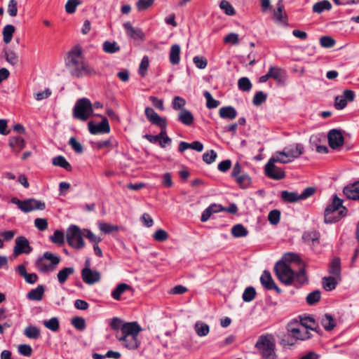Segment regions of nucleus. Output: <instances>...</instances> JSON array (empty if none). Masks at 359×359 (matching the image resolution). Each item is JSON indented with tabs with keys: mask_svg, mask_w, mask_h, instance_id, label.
Here are the masks:
<instances>
[{
	"mask_svg": "<svg viewBox=\"0 0 359 359\" xmlns=\"http://www.w3.org/2000/svg\"><path fill=\"white\" fill-rule=\"evenodd\" d=\"M231 233L236 238L245 237L248 235V231L243 225L239 224L232 227Z\"/></svg>",
	"mask_w": 359,
	"mask_h": 359,
	"instance_id": "obj_42",
	"label": "nucleus"
},
{
	"mask_svg": "<svg viewBox=\"0 0 359 359\" xmlns=\"http://www.w3.org/2000/svg\"><path fill=\"white\" fill-rule=\"evenodd\" d=\"M28 240L24 236H18L15 239L13 255L18 256L22 253L28 254L32 251Z\"/></svg>",
	"mask_w": 359,
	"mask_h": 359,
	"instance_id": "obj_15",
	"label": "nucleus"
},
{
	"mask_svg": "<svg viewBox=\"0 0 359 359\" xmlns=\"http://www.w3.org/2000/svg\"><path fill=\"white\" fill-rule=\"evenodd\" d=\"M81 277L85 283L93 285L100 280L101 275L97 271H93L91 269H88L81 270Z\"/></svg>",
	"mask_w": 359,
	"mask_h": 359,
	"instance_id": "obj_17",
	"label": "nucleus"
},
{
	"mask_svg": "<svg viewBox=\"0 0 359 359\" xmlns=\"http://www.w3.org/2000/svg\"><path fill=\"white\" fill-rule=\"evenodd\" d=\"M43 324L53 332H57L59 330V320L55 317L51 318L48 320H44Z\"/></svg>",
	"mask_w": 359,
	"mask_h": 359,
	"instance_id": "obj_45",
	"label": "nucleus"
},
{
	"mask_svg": "<svg viewBox=\"0 0 359 359\" xmlns=\"http://www.w3.org/2000/svg\"><path fill=\"white\" fill-rule=\"evenodd\" d=\"M133 288L130 285L126 283H120L112 291L111 296L116 300H120L121 296L126 290H132Z\"/></svg>",
	"mask_w": 359,
	"mask_h": 359,
	"instance_id": "obj_28",
	"label": "nucleus"
},
{
	"mask_svg": "<svg viewBox=\"0 0 359 359\" xmlns=\"http://www.w3.org/2000/svg\"><path fill=\"white\" fill-rule=\"evenodd\" d=\"M321 324L327 331L332 330L335 327L334 318L330 314H325L321 319Z\"/></svg>",
	"mask_w": 359,
	"mask_h": 359,
	"instance_id": "obj_37",
	"label": "nucleus"
},
{
	"mask_svg": "<svg viewBox=\"0 0 359 359\" xmlns=\"http://www.w3.org/2000/svg\"><path fill=\"white\" fill-rule=\"evenodd\" d=\"M328 144L332 149H338L343 146L344 137L340 130L332 129L327 134Z\"/></svg>",
	"mask_w": 359,
	"mask_h": 359,
	"instance_id": "obj_14",
	"label": "nucleus"
},
{
	"mask_svg": "<svg viewBox=\"0 0 359 359\" xmlns=\"http://www.w3.org/2000/svg\"><path fill=\"white\" fill-rule=\"evenodd\" d=\"M44 287L43 285H38L36 288L32 290L27 294V298L30 300L40 301L43 298Z\"/></svg>",
	"mask_w": 359,
	"mask_h": 359,
	"instance_id": "obj_31",
	"label": "nucleus"
},
{
	"mask_svg": "<svg viewBox=\"0 0 359 359\" xmlns=\"http://www.w3.org/2000/svg\"><path fill=\"white\" fill-rule=\"evenodd\" d=\"M281 198L287 203H294L300 200L297 193L289 192L287 191H283L281 192Z\"/></svg>",
	"mask_w": 359,
	"mask_h": 359,
	"instance_id": "obj_43",
	"label": "nucleus"
},
{
	"mask_svg": "<svg viewBox=\"0 0 359 359\" xmlns=\"http://www.w3.org/2000/svg\"><path fill=\"white\" fill-rule=\"evenodd\" d=\"M320 299V292L318 290H315L309 293L306 297V302L309 305H313L317 303Z\"/></svg>",
	"mask_w": 359,
	"mask_h": 359,
	"instance_id": "obj_54",
	"label": "nucleus"
},
{
	"mask_svg": "<svg viewBox=\"0 0 359 359\" xmlns=\"http://www.w3.org/2000/svg\"><path fill=\"white\" fill-rule=\"evenodd\" d=\"M287 331L296 339L306 340L311 337V333L298 323H291L287 325Z\"/></svg>",
	"mask_w": 359,
	"mask_h": 359,
	"instance_id": "obj_13",
	"label": "nucleus"
},
{
	"mask_svg": "<svg viewBox=\"0 0 359 359\" xmlns=\"http://www.w3.org/2000/svg\"><path fill=\"white\" fill-rule=\"evenodd\" d=\"M331 8V3L327 0H323L313 5V11L316 13H321L324 11H330Z\"/></svg>",
	"mask_w": 359,
	"mask_h": 359,
	"instance_id": "obj_35",
	"label": "nucleus"
},
{
	"mask_svg": "<svg viewBox=\"0 0 359 359\" xmlns=\"http://www.w3.org/2000/svg\"><path fill=\"white\" fill-rule=\"evenodd\" d=\"M203 95L206 99V106L208 109H214L219 105L220 102L218 100H215L210 92L205 91Z\"/></svg>",
	"mask_w": 359,
	"mask_h": 359,
	"instance_id": "obj_46",
	"label": "nucleus"
},
{
	"mask_svg": "<svg viewBox=\"0 0 359 359\" xmlns=\"http://www.w3.org/2000/svg\"><path fill=\"white\" fill-rule=\"evenodd\" d=\"M217 157V153L211 149L203 154V160L207 164H210L213 163Z\"/></svg>",
	"mask_w": 359,
	"mask_h": 359,
	"instance_id": "obj_58",
	"label": "nucleus"
},
{
	"mask_svg": "<svg viewBox=\"0 0 359 359\" xmlns=\"http://www.w3.org/2000/svg\"><path fill=\"white\" fill-rule=\"evenodd\" d=\"M282 77L281 70L277 67H270L268 73L264 76H262L259 81L260 83L266 82L269 79L273 78L277 81H280Z\"/></svg>",
	"mask_w": 359,
	"mask_h": 359,
	"instance_id": "obj_22",
	"label": "nucleus"
},
{
	"mask_svg": "<svg viewBox=\"0 0 359 359\" xmlns=\"http://www.w3.org/2000/svg\"><path fill=\"white\" fill-rule=\"evenodd\" d=\"M66 65L71 75L74 77L95 76L97 74L95 69L86 60L82 48L79 45L74 46L69 51Z\"/></svg>",
	"mask_w": 359,
	"mask_h": 359,
	"instance_id": "obj_1",
	"label": "nucleus"
},
{
	"mask_svg": "<svg viewBox=\"0 0 359 359\" xmlns=\"http://www.w3.org/2000/svg\"><path fill=\"white\" fill-rule=\"evenodd\" d=\"M259 355L263 359H276V341L272 334H262L255 344Z\"/></svg>",
	"mask_w": 359,
	"mask_h": 359,
	"instance_id": "obj_3",
	"label": "nucleus"
},
{
	"mask_svg": "<svg viewBox=\"0 0 359 359\" xmlns=\"http://www.w3.org/2000/svg\"><path fill=\"white\" fill-rule=\"evenodd\" d=\"M93 109L90 101L87 98L77 100L73 109V116L75 118L86 121L93 114Z\"/></svg>",
	"mask_w": 359,
	"mask_h": 359,
	"instance_id": "obj_8",
	"label": "nucleus"
},
{
	"mask_svg": "<svg viewBox=\"0 0 359 359\" xmlns=\"http://www.w3.org/2000/svg\"><path fill=\"white\" fill-rule=\"evenodd\" d=\"M346 208L342 205V200L334 196L332 203L325 210V222L332 223L339 221L346 215Z\"/></svg>",
	"mask_w": 359,
	"mask_h": 359,
	"instance_id": "obj_4",
	"label": "nucleus"
},
{
	"mask_svg": "<svg viewBox=\"0 0 359 359\" xmlns=\"http://www.w3.org/2000/svg\"><path fill=\"white\" fill-rule=\"evenodd\" d=\"M231 176L235 180L236 184L241 189H247L251 184L252 180L250 177L241 170L239 163H236L233 165Z\"/></svg>",
	"mask_w": 359,
	"mask_h": 359,
	"instance_id": "obj_11",
	"label": "nucleus"
},
{
	"mask_svg": "<svg viewBox=\"0 0 359 359\" xmlns=\"http://www.w3.org/2000/svg\"><path fill=\"white\" fill-rule=\"evenodd\" d=\"M102 49L106 53L113 54L118 52L121 47L116 41H105L102 44Z\"/></svg>",
	"mask_w": 359,
	"mask_h": 359,
	"instance_id": "obj_32",
	"label": "nucleus"
},
{
	"mask_svg": "<svg viewBox=\"0 0 359 359\" xmlns=\"http://www.w3.org/2000/svg\"><path fill=\"white\" fill-rule=\"evenodd\" d=\"M224 210L221 205L212 204L207 208L202 213L201 220L203 222L208 221L213 213L219 212Z\"/></svg>",
	"mask_w": 359,
	"mask_h": 359,
	"instance_id": "obj_21",
	"label": "nucleus"
},
{
	"mask_svg": "<svg viewBox=\"0 0 359 359\" xmlns=\"http://www.w3.org/2000/svg\"><path fill=\"white\" fill-rule=\"evenodd\" d=\"M73 326L79 330H83L86 327V322L83 318L75 317L72 320Z\"/></svg>",
	"mask_w": 359,
	"mask_h": 359,
	"instance_id": "obj_62",
	"label": "nucleus"
},
{
	"mask_svg": "<svg viewBox=\"0 0 359 359\" xmlns=\"http://www.w3.org/2000/svg\"><path fill=\"white\" fill-rule=\"evenodd\" d=\"M276 159L277 156L273 154L266 164L264 170L266 176L271 179L279 180L285 177V173L283 169L275 165L276 163H279Z\"/></svg>",
	"mask_w": 359,
	"mask_h": 359,
	"instance_id": "obj_12",
	"label": "nucleus"
},
{
	"mask_svg": "<svg viewBox=\"0 0 359 359\" xmlns=\"http://www.w3.org/2000/svg\"><path fill=\"white\" fill-rule=\"evenodd\" d=\"M280 217V211L278 210H273L269 212L268 215V219L271 224L276 225L279 222Z\"/></svg>",
	"mask_w": 359,
	"mask_h": 359,
	"instance_id": "obj_60",
	"label": "nucleus"
},
{
	"mask_svg": "<svg viewBox=\"0 0 359 359\" xmlns=\"http://www.w3.org/2000/svg\"><path fill=\"white\" fill-rule=\"evenodd\" d=\"M149 65V60L147 56H144L139 67V74L144 77L147 72Z\"/></svg>",
	"mask_w": 359,
	"mask_h": 359,
	"instance_id": "obj_56",
	"label": "nucleus"
},
{
	"mask_svg": "<svg viewBox=\"0 0 359 359\" xmlns=\"http://www.w3.org/2000/svg\"><path fill=\"white\" fill-rule=\"evenodd\" d=\"M282 0H279L278 3L277 10L274 11L273 18L275 21L281 22L284 21L285 13L283 12L284 6L282 4Z\"/></svg>",
	"mask_w": 359,
	"mask_h": 359,
	"instance_id": "obj_44",
	"label": "nucleus"
},
{
	"mask_svg": "<svg viewBox=\"0 0 359 359\" xmlns=\"http://www.w3.org/2000/svg\"><path fill=\"white\" fill-rule=\"evenodd\" d=\"M320 43L324 48H331L334 45L335 41L330 36H325L320 38Z\"/></svg>",
	"mask_w": 359,
	"mask_h": 359,
	"instance_id": "obj_64",
	"label": "nucleus"
},
{
	"mask_svg": "<svg viewBox=\"0 0 359 359\" xmlns=\"http://www.w3.org/2000/svg\"><path fill=\"white\" fill-rule=\"evenodd\" d=\"M186 104V101L184 98L180 96H176L173 98L172 105L175 110H180V111L184 109V107Z\"/></svg>",
	"mask_w": 359,
	"mask_h": 359,
	"instance_id": "obj_52",
	"label": "nucleus"
},
{
	"mask_svg": "<svg viewBox=\"0 0 359 359\" xmlns=\"http://www.w3.org/2000/svg\"><path fill=\"white\" fill-rule=\"evenodd\" d=\"M144 112L147 119L154 125L157 126L161 124V123L163 121H165V118L161 117L151 107H146Z\"/></svg>",
	"mask_w": 359,
	"mask_h": 359,
	"instance_id": "obj_23",
	"label": "nucleus"
},
{
	"mask_svg": "<svg viewBox=\"0 0 359 359\" xmlns=\"http://www.w3.org/2000/svg\"><path fill=\"white\" fill-rule=\"evenodd\" d=\"M50 241L58 245H61L65 242V235L62 231L55 230L53 235L50 237Z\"/></svg>",
	"mask_w": 359,
	"mask_h": 359,
	"instance_id": "obj_47",
	"label": "nucleus"
},
{
	"mask_svg": "<svg viewBox=\"0 0 359 359\" xmlns=\"http://www.w3.org/2000/svg\"><path fill=\"white\" fill-rule=\"evenodd\" d=\"M154 241L158 242L165 241L168 238V233L163 229H158L153 235Z\"/></svg>",
	"mask_w": 359,
	"mask_h": 359,
	"instance_id": "obj_57",
	"label": "nucleus"
},
{
	"mask_svg": "<svg viewBox=\"0 0 359 359\" xmlns=\"http://www.w3.org/2000/svg\"><path fill=\"white\" fill-rule=\"evenodd\" d=\"M8 13L11 17H15L18 13V2L16 0H10L8 4Z\"/></svg>",
	"mask_w": 359,
	"mask_h": 359,
	"instance_id": "obj_63",
	"label": "nucleus"
},
{
	"mask_svg": "<svg viewBox=\"0 0 359 359\" xmlns=\"http://www.w3.org/2000/svg\"><path fill=\"white\" fill-rule=\"evenodd\" d=\"M319 238L320 234L317 231L306 232L303 235L304 241L306 243L313 245L319 243Z\"/></svg>",
	"mask_w": 359,
	"mask_h": 359,
	"instance_id": "obj_33",
	"label": "nucleus"
},
{
	"mask_svg": "<svg viewBox=\"0 0 359 359\" xmlns=\"http://www.w3.org/2000/svg\"><path fill=\"white\" fill-rule=\"evenodd\" d=\"M323 285L325 290L330 291L335 288L337 281L334 277H325L323 279Z\"/></svg>",
	"mask_w": 359,
	"mask_h": 359,
	"instance_id": "obj_48",
	"label": "nucleus"
},
{
	"mask_svg": "<svg viewBox=\"0 0 359 359\" xmlns=\"http://www.w3.org/2000/svg\"><path fill=\"white\" fill-rule=\"evenodd\" d=\"M344 194L348 198L352 200L359 199V182L344 187Z\"/></svg>",
	"mask_w": 359,
	"mask_h": 359,
	"instance_id": "obj_20",
	"label": "nucleus"
},
{
	"mask_svg": "<svg viewBox=\"0 0 359 359\" xmlns=\"http://www.w3.org/2000/svg\"><path fill=\"white\" fill-rule=\"evenodd\" d=\"M256 291L255 288L252 287H248L245 290L243 294V299L246 302H249L254 299Z\"/></svg>",
	"mask_w": 359,
	"mask_h": 359,
	"instance_id": "obj_51",
	"label": "nucleus"
},
{
	"mask_svg": "<svg viewBox=\"0 0 359 359\" xmlns=\"http://www.w3.org/2000/svg\"><path fill=\"white\" fill-rule=\"evenodd\" d=\"M238 86L242 91H249L252 88V83L250 79L247 77H242L238 81Z\"/></svg>",
	"mask_w": 359,
	"mask_h": 359,
	"instance_id": "obj_49",
	"label": "nucleus"
},
{
	"mask_svg": "<svg viewBox=\"0 0 359 359\" xmlns=\"http://www.w3.org/2000/svg\"><path fill=\"white\" fill-rule=\"evenodd\" d=\"M52 163L55 166H59L65 168L67 171H71L72 168L69 163L62 156H57L53 158Z\"/></svg>",
	"mask_w": 359,
	"mask_h": 359,
	"instance_id": "obj_36",
	"label": "nucleus"
},
{
	"mask_svg": "<svg viewBox=\"0 0 359 359\" xmlns=\"http://www.w3.org/2000/svg\"><path fill=\"white\" fill-rule=\"evenodd\" d=\"M98 228L99 229L106 234H109L114 231H118L119 230V227L116 225H112L104 222H98Z\"/></svg>",
	"mask_w": 359,
	"mask_h": 359,
	"instance_id": "obj_39",
	"label": "nucleus"
},
{
	"mask_svg": "<svg viewBox=\"0 0 359 359\" xmlns=\"http://www.w3.org/2000/svg\"><path fill=\"white\" fill-rule=\"evenodd\" d=\"M74 272V269L73 267H66L60 270L57 276L59 283L61 284L64 283Z\"/></svg>",
	"mask_w": 359,
	"mask_h": 359,
	"instance_id": "obj_38",
	"label": "nucleus"
},
{
	"mask_svg": "<svg viewBox=\"0 0 359 359\" xmlns=\"http://www.w3.org/2000/svg\"><path fill=\"white\" fill-rule=\"evenodd\" d=\"M219 114L222 118H229L232 120L236 117L237 111L233 107H223L219 109Z\"/></svg>",
	"mask_w": 359,
	"mask_h": 359,
	"instance_id": "obj_26",
	"label": "nucleus"
},
{
	"mask_svg": "<svg viewBox=\"0 0 359 359\" xmlns=\"http://www.w3.org/2000/svg\"><path fill=\"white\" fill-rule=\"evenodd\" d=\"M89 132L95 135L98 133H109L110 132V126L107 118H103L100 123L95 124L93 121L88 123Z\"/></svg>",
	"mask_w": 359,
	"mask_h": 359,
	"instance_id": "obj_16",
	"label": "nucleus"
},
{
	"mask_svg": "<svg viewBox=\"0 0 359 359\" xmlns=\"http://www.w3.org/2000/svg\"><path fill=\"white\" fill-rule=\"evenodd\" d=\"M5 59L8 63L13 66H15L19 62V56L18 53L13 49L9 48H4Z\"/></svg>",
	"mask_w": 359,
	"mask_h": 359,
	"instance_id": "obj_25",
	"label": "nucleus"
},
{
	"mask_svg": "<svg viewBox=\"0 0 359 359\" xmlns=\"http://www.w3.org/2000/svg\"><path fill=\"white\" fill-rule=\"evenodd\" d=\"M299 324L304 326L307 330H313L315 329L316 322L314 319L311 317H305L301 319Z\"/></svg>",
	"mask_w": 359,
	"mask_h": 359,
	"instance_id": "obj_53",
	"label": "nucleus"
},
{
	"mask_svg": "<svg viewBox=\"0 0 359 359\" xmlns=\"http://www.w3.org/2000/svg\"><path fill=\"white\" fill-rule=\"evenodd\" d=\"M80 4L79 0H68L65 4V11L69 14L74 13Z\"/></svg>",
	"mask_w": 359,
	"mask_h": 359,
	"instance_id": "obj_55",
	"label": "nucleus"
},
{
	"mask_svg": "<svg viewBox=\"0 0 359 359\" xmlns=\"http://www.w3.org/2000/svg\"><path fill=\"white\" fill-rule=\"evenodd\" d=\"M67 242L72 248L79 250L85 246L83 233L76 225H71L66 231Z\"/></svg>",
	"mask_w": 359,
	"mask_h": 359,
	"instance_id": "obj_9",
	"label": "nucleus"
},
{
	"mask_svg": "<svg viewBox=\"0 0 359 359\" xmlns=\"http://www.w3.org/2000/svg\"><path fill=\"white\" fill-rule=\"evenodd\" d=\"M24 334L32 339H36L40 337V330L35 326H27L24 330Z\"/></svg>",
	"mask_w": 359,
	"mask_h": 359,
	"instance_id": "obj_40",
	"label": "nucleus"
},
{
	"mask_svg": "<svg viewBox=\"0 0 359 359\" xmlns=\"http://www.w3.org/2000/svg\"><path fill=\"white\" fill-rule=\"evenodd\" d=\"M142 328L137 322L125 323L121 330L116 333V337L126 348L136 349L139 347L140 341L138 339Z\"/></svg>",
	"mask_w": 359,
	"mask_h": 359,
	"instance_id": "obj_2",
	"label": "nucleus"
},
{
	"mask_svg": "<svg viewBox=\"0 0 359 359\" xmlns=\"http://www.w3.org/2000/svg\"><path fill=\"white\" fill-rule=\"evenodd\" d=\"M60 262V257L50 252H46L35 262V266L41 273L53 271Z\"/></svg>",
	"mask_w": 359,
	"mask_h": 359,
	"instance_id": "obj_6",
	"label": "nucleus"
},
{
	"mask_svg": "<svg viewBox=\"0 0 359 359\" xmlns=\"http://www.w3.org/2000/svg\"><path fill=\"white\" fill-rule=\"evenodd\" d=\"M15 28L12 25H7L3 29V41L6 44L11 43Z\"/></svg>",
	"mask_w": 359,
	"mask_h": 359,
	"instance_id": "obj_34",
	"label": "nucleus"
},
{
	"mask_svg": "<svg viewBox=\"0 0 359 359\" xmlns=\"http://www.w3.org/2000/svg\"><path fill=\"white\" fill-rule=\"evenodd\" d=\"M154 3V0H138L136 6L139 11H142L151 7Z\"/></svg>",
	"mask_w": 359,
	"mask_h": 359,
	"instance_id": "obj_59",
	"label": "nucleus"
},
{
	"mask_svg": "<svg viewBox=\"0 0 359 359\" xmlns=\"http://www.w3.org/2000/svg\"><path fill=\"white\" fill-rule=\"evenodd\" d=\"M11 202L15 204L18 208L24 212H29L36 210H43L46 208L44 202L38 201L34 198H29L24 201H20L17 198H13Z\"/></svg>",
	"mask_w": 359,
	"mask_h": 359,
	"instance_id": "obj_10",
	"label": "nucleus"
},
{
	"mask_svg": "<svg viewBox=\"0 0 359 359\" xmlns=\"http://www.w3.org/2000/svg\"><path fill=\"white\" fill-rule=\"evenodd\" d=\"M274 271L278 280L286 285H290L294 280V272L292 266L285 261H278Z\"/></svg>",
	"mask_w": 359,
	"mask_h": 359,
	"instance_id": "obj_7",
	"label": "nucleus"
},
{
	"mask_svg": "<svg viewBox=\"0 0 359 359\" xmlns=\"http://www.w3.org/2000/svg\"><path fill=\"white\" fill-rule=\"evenodd\" d=\"M194 329L196 334L201 337L207 336L210 332L209 325L202 321H197L194 325Z\"/></svg>",
	"mask_w": 359,
	"mask_h": 359,
	"instance_id": "obj_30",
	"label": "nucleus"
},
{
	"mask_svg": "<svg viewBox=\"0 0 359 359\" xmlns=\"http://www.w3.org/2000/svg\"><path fill=\"white\" fill-rule=\"evenodd\" d=\"M83 235L94 245L97 244L102 241V238L99 236H97L91 231L88 229H83Z\"/></svg>",
	"mask_w": 359,
	"mask_h": 359,
	"instance_id": "obj_61",
	"label": "nucleus"
},
{
	"mask_svg": "<svg viewBox=\"0 0 359 359\" xmlns=\"http://www.w3.org/2000/svg\"><path fill=\"white\" fill-rule=\"evenodd\" d=\"M178 120L185 126H189L194 123V118L190 111L182 109L178 114Z\"/></svg>",
	"mask_w": 359,
	"mask_h": 359,
	"instance_id": "obj_24",
	"label": "nucleus"
},
{
	"mask_svg": "<svg viewBox=\"0 0 359 359\" xmlns=\"http://www.w3.org/2000/svg\"><path fill=\"white\" fill-rule=\"evenodd\" d=\"M262 285L267 290H274L278 293L280 292V289L276 285L272 276L269 271L265 270L260 277Z\"/></svg>",
	"mask_w": 359,
	"mask_h": 359,
	"instance_id": "obj_18",
	"label": "nucleus"
},
{
	"mask_svg": "<svg viewBox=\"0 0 359 359\" xmlns=\"http://www.w3.org/2000/svg\"><path fill=\"white\" fill-rule=\"evenodd\" d=\"M304 151L303 144L297 143L285 147L282 151H278L274 154L277 156L276 161H279V163L286 164L298 158Z\"/></svg>",
	"mask_w": 359,
	"mask_h": 359,
	"instance_id": "obj_5",
	"label": "nucleus"
},
{
	"mask_svg": "<svg viewBox=\"0 0 359 359\" xmlns=\"http://www.w3.org/2000/svg\"><path fill=\"white\" fill-rule=\"evenodd\" d=\"M340 259L338 257L334 258L330 265V269L329 272L330 273L332 274L333 276H335L337 277H339L341 272V267H340Z\"/></svg>",
	"mask_w": 359,
	"mask_h": 359,
	"instance_id": "obj_41",
	"label": "nucleus"
},
{
	"mask_svg": "<svg viewBox=\"0 0 359 359\" xmlns=\"http://www.w3.org/2000/svg\"><path fill=\"white\" fill-rule=\"evenodd\" d=\"M180 46L174 44L170 48L169 60L171 64L177 65L180 61Z\"/></svg>",
	"mask_w": 359,
	"mask_h": 359,
	"instance_id": "obj_27",
	"label": "nucleus"
},
{
	"mask_svg": "<svg viewBox=\"0 0 359 359\" xmlns=\"http://www.w3.org/2000/svg\"><path fill=\"white\" fill-rule=\"evenodd\" d=\"M123 27L129 37L135 40H144V34L141 29L133 27L130 22H125Z\"/></svg>",
	"mask_w": 359,
	"mask_h": 359,
	"instance_id": "obj_19",
	"label": "nucleus"
},
{
	"mask_svg": "<svg viewBox=\"0 0 359 359\" xmlns=\"http://www.w3.org/2000/svg\"><path fill=\"white\" fill-rule=\"evenodd\" d=\"M219 7L228 15H233L235 14V9L226 0H222L219 4Z\"/></svg>",
	"mask_w": 359,
	"mask_h": 359,
	"instance_id": "obj_50",
	"label": "nucleus"
},
{
	"mask_svg": "<svg viewBox=\"0 0 359 359\" xmlns=\"http://www.w3.org/2000/svg\"><path fill=\"white\" fill-rule=\"evenodd\" d=\"M9 145L14 151L18 153L25 147V143L23 138L20 137H13L10 138Z\"/></svg>",
	"mask_w": 359,
	"mask_h": 359,
	"instance_id": "obj_29",
	"label": "nucleus"
}]
</instances>
